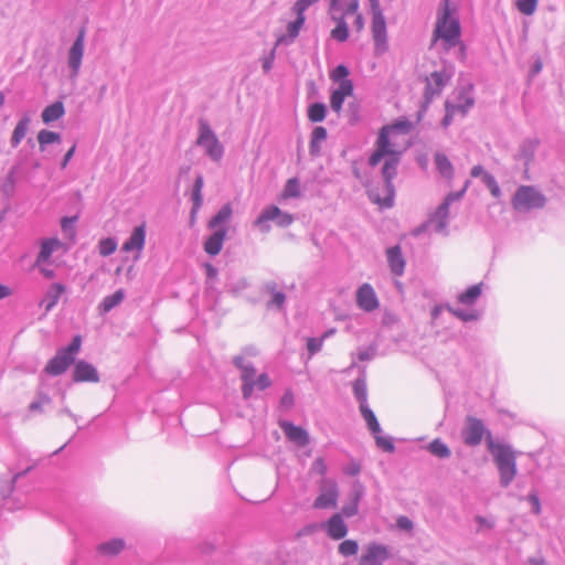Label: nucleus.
Here are the masks:
<instances>
[{
    "label": "nucleus",
    "mask_w": 565,
    "mask_h": 565,
    "mask_svg": "<svg viewBox=\"0 0 565 565\" xmlns=\"http://www.w3.org/2000/svg\"><path fill=\"white\" fill-rule=\"evenodd\" d=\"M475 90V84L469 79L466 78V75L463 73L459 74L457 86L454 90V94L456 95V99L459 102H465L467 97H475L473 96Z\"/></svg>",
    "instance_id": "c85d7f7f"
},
{
    "label": "nucleus",
    "mask_w": 565,
    "mask_h": 565,
    "mask_svg": "<svg viewBox=\"0 0 565 565\" xmlns=\"http://www.w3.org/2000/svg\"><path fill=\"white\" fill-rule=\"evenodd\" d=\"M356 303L366 312H372L379 307V299L370 284H363L358 288Z\"/></svg>",
    "instance_id": "dca6fc26"
},
{
    "label": "nucleus",
    "mask_w": 565,
    "mask_h": 565,
    "mask_svg": "<svg viewBox=\"0 0 565 565\" xmlns=\"http://www.w3.org/2000/svg\"><path fill=\"white\" fill-rule=\"evenodd\" d=\"M256 375V369L253 363H247V365L242 370L241 380L242 384V396L245 401L249 399L254 392V381Z\"/></svg>",
    "instance_id": "393cba45"
},
{
    "label": "nucleus",
    "mask_w": 565,
    "mask_h": 565,
    "mask_svg": "<svg viewBox=\"0 0 565 565\" xmlns=\"http://www.w3.org/2000/svg\"><path fill=\"white\" fill-rule=\"evenodd\" d=\"M328 138V131L323 126H316L310 135L309 153L311 157H319L321 154L320 143Z\"/></svg>",
    "instance_id": "bb28decb"
},
{
    "label": "nucleus",
    "mask_w": 565,
    "mask_h": 565,
    "mask_svg": "<svg viewBox=\"0 0 565 565\" xmlns=\"http://www.w3.org/2000/svg\"><path fill=\"white\" fill-rule=\"evenodd\" d=\"M482 292V282L469 286L463 292L459 294L457 299L458 302L471 306L475 305Z\"/></svg>",
    "instance_id": "c9c22d12"
},
{
    "label": "nucleus",
    "mask_w": 565,
    "mask_h": 565,
    "mask_svg": "<svg viewBox=\"0 0 565 565\" xmlns=\"http://www.w3.org/2000/svg\"><path fill=\"white\" fill-rule=\"evenodd\" d=\"M449 204L444 200L440 205L436 209L434 214L430 216V221H436V231L440 232L446 228L449 216Z\"/></svg>",
    "instance_id": "4c0bfd02"
},
{
    "label": "nucleus",
    "mask_w": 565,
    "mask_h": 565,
    "mask_svg": "<svg viewBox=\"0 0 565 565\" xmlns=\"http://www.w3.org/2000/svg\"><path fill=\"white\" fill-rule=\"evenodd\" d=\"M390 131L391 130H390L388 126H383L380 129L377 139L375 141V148L385 152L387 154V157L395 156V154H402L401 151L393 149L392 142L390 139Z\"/></svg>",
    "instance_id": "7c9ffc66"
},
{
    "label": "nucleus",
    "mask_w": 565,
    "mask_h": 565,
    "mask_svg": "<svg viewBox=\"0 0 565 565\" xmlns=\"http://www.w3.org/2000/svg\"><path fill=\"white\" fill-rule=\"evenodd\" d=\"M86 30L82 26L68 51V66L72 77H76L79 73L82 60L84 55Z\"/></svg>",
    "instance_id": "1a4fd4ad"
},
{
    "label": "nucleus",
    "mask_w": 565,
    "mask_h": 565,
    "mask_svg": "<svg viewBox=\"0 0 565 565\" xmlns=\"http://www.w3.org/2000/svg\"><path fill=\"white\" fill-rule=\"evenodd\" d=\"M444 45H445V49L448 51L452 47H456L458 46V53H457V58L461 62H463L466 58H467V46L466 44L461 41V35H459L458 38V41H456L455 44H450L449 42L447 41H444Z\"/></svg>",
    "instance_id": "680f3d73"
},
{
    "label": "nucleus",
    "mask_w": 565,
    "mask_h": 565,
    "mask_svg": "<svg viewBox=\"0 0 565 565\" xmlns=\"http://www.w3.org/2000/svg\"><path fill=\"white\" fill-rule=\"evenodd\" d=\"M66 291V286L62 282H54L46 290L44 298L41 300L40 306H45V313L51 311L56 303L62 294Z\"/></svg>",
    "instance_id": "b1692460"
},
{
    "label": "nucleus",
    "mask_w": 565,
    "mask_h": 565,
    "mask_svg": "<svg viewBox=\"0 0 565 565\" xmlns=\"http://www.w3.org/2000/svg\"><path fill=\"white\" fill-rule=\"evenodd\" d=\"M72 372V380L75 383H97L99 382V373L97 369L86 360H75Z\"/></svg>",
    "instance_id": "ddd939ff"
},
{
    "label": "nucleus",
    "mask_w": 565,
    "mask_h": 565,
    "mask_svg": "<svg viewBox=\"0 0 565 565\" xmlns=\"http://www.w3.org/2000/svg\"><path fill=\"white\" fill-rule=\"evenodd\" d=\"M277 287L278 285L274 280L267 281L263 287V289L271 296V298L266 302V308L268 310L276 309L277 311H281L285 308L287 299L286 294L277 290Z\"/></svg>",
    "instance_id": "412c9836"
},
{
    "label": "nucleus",
    "mask_w": 565,
    "mask_h": 565,
    "mask_svg": "<svg viewBox=\"0 0 565 565\" xmlns=\"http://www.w3.org/2000/svg\"><path fill=\"white\" fill-rule=\"evenodd\" d=\"M198 122L199 136L196 145L204 148L206 156H209L212 161L218 162L224 156V146L220 142L206 119L200 118Z\"/></svg>",
    "instance_id": "423d86ee"
},
{
    "label": "nucleus",
    "mask_w": 565,
    "mask_h": 565,
    "mask_svg": "<svg viewBox=\"0 0 565 565\" xmlns=\"http://www.w3.org/2000/svg\"><path fill=\"white\" fill-rule=\"evenodd\" d=\"M324 529L328 536L332 540H342L348 534V526L340 513H334L326 522L320 524Z\"/></svg>",
    "instance_id": "2eb2a0df"
},
{
    "label": "nucleus",
    "mask_w": 565,
    "mask_h": 565,
    "mask_svg": "<svg viewBox=\"0 0 565 565\" xmlns=\"http://www.w3.org/2000/svg\"><path fill=\"white\" fill-rule=\"evenodd\" d=\"M273 384L270 377L267 373H262L257 380L254 381V390L257 388L259 391H265L270 387Z\"/></svg>",
    "instance_id": "69168bd1"
},
{
    "label": "nucleus",
    "mask_w": 565,
    "mask_h": 565,
    "mask_svg": "<svg viewBox=\"0 0 565 565\" xmlns=\"http://www.w3.org/2000/svg\"><path fill=\"white\" fill-rule=\"evenodd\" d=\"M483 438L499 471V483L502 488H508L518 473L516 452L511 445L495 441L482 419L467 415L461 429L463 444L468 447H477Z\"/></svg>",
    "instance_id": "f257e3e1"
},
{
    "label": "nucleus",
    "mask_w": 565,
    "mask_h": 565,
    "mask_svg": "<svg viewBox=\"0 0 565 565\" xmlns=\"http://www.w3.org/2000/svg\"><path fill=\"white\" fill-rule=\"evenodd\" d=\"M482 183L489 189L493 198L499 199L501 196L502 192L499 186V183L491 173L483 175Z\"/></svg>",
    "instance_id": "4d7b16f0"
},
{
    "label": "nucleus",
    "mask_w": 565,
    "mask_h": 565,
    "mask_svg": "<svg viewBox=\"0 0 565 565\" xmlns=\"http://www.w3.org/2000/svg\"><path fill=\"white\" fill-rule=\"evenodd\" d=\"M204 186V178L202 173H198L191 191V201L203 202L202 189Z\"/></svg>",
    "instance_id": "603ef678"
},
{
    "label": "nucleus",
    "mask_w": 565,
    "mask_h": 565,
    "mask_svg": "<svg viewBox=\"0 0 565 565\" xmlns=\"http://www.w3.org/2000/svg\"><path fill=\"white\" fill-rule=\"evenodd\" d=\"M476 99L475 97H467V99L462 103L454 104L450 100L445 102V109L451 110L455 113H460L462 116H466L468 111L475 106Z\"/></svg>",
    "instance_id": "49530a36"
},
{
    "label": "nucleus",
    "mask_w": 565,
    "mask_h": 565,
    "mask_svg": "<svg viewBox=\"0 0 565 565\" xmlns=\"http://www.w3.org/2000/svg\"><path fill=\"white\" fill-rule=\"evenodd\" d=\"M322 344H323V338H321V337L320 338H308L307 339V350L309 353V358L317 354L321 350Z\"/></svg>",
    "instance_id": "0e129e2a"
},
{
    "label": "nucleus",
    "mask_w": 565,
    "mask_h": 565,
    "mask_svg": "<svg viewBox=\"0 0 565 565\" xmlns=\"http://www.w3.org/2000/svg\"><path fill=\"white\" fill-rule=\"evenodd\" d=\"M279 427L284 431L286 438L296 444L298 447L303 448L310 444L309 433L301 426L295 425L289 420H279Z\"/></svg>",
    "instance_id": "4468645a"
},
{
    "label": "nucleus",
    "mask_w": 565,
    "mask_h": 565,
    "mask_svg": "<svg viewBox=\"0 0 565 565\" xmlns=\"http://www.w3.org/2000/svg\"><path fill=\"white\" fill-rule=\"evenodd\" d=\"M537 3L539 0H518L516 8L521 13L532 15L536 11Z\"/></svg>",
    "instance_id": "bf43d9fd"
},
{
    "label": "nucleus",
    "mask_w": 565,
    "mask_h": 565,
    "mask_svg": "<svg viewBox=\"0 0 565 565\" xmlns=\"http://www.w3.org/2000/svg\"><path fill=\"white\" fill-rule=\"evenodd\" d=\"M226 235V227H220L217 230H214V232L211 235H209L203 243L204 252L212 257L217 256L223 248Z\"/></svg>",
    "instance_id": "f3484780"
},
{
    "label": "nucleus",
    "mask_w": 565,
    "mask_h": 565,
    "mask_svg": "<svg viewBox=\"0 0 565 565\" xmlns=\"http://www.w3.org/2000/svg\"><path fill=\"white\" fill-rule=\"evenodd\" d=\"M376 446L385 452L393 454L396 450L392 437H384L381 434L373 435Z\"/></svg>",
    "instance_id": "3c124183"
},
{
    "label": "nucleus",
    "mask_w": 565,
    "mask_h": 565,
    "mask_svg": "<svg viewBox=\"0 0 565 565\" xmlns=\"http://www.w3.org/2000/svg\"><path fill=\"white\" fill-rule=\"evenodd\" d=\"M387 262L392 274L401 276L405 269V259L399 245L392 246L386 250Z\"/></svg>",
    "instance_id": "5701e85b"
},
{
    "label": "nucleus",
    "mask_w": 565,
    "mask_h": 565,
    "mask_svg": "<svg viewBox=\"0 0 565 565\" xmlns=\"http://www.w3.org/2000/svg\"><path fill=\"white\" fill-rule=\"evenodd\" d=\"M525 500L531 504L532 509V513L535 514V515H540L541 512H542V505H541V501H540V498H539V494L535 490H532L526 497H525Z\"/></svg>",
    "instance_id": "e2e57ef3"
},
{
    "label": "nucleus",
    "mask_w": 565,
    "mask_h": 565,
    "mask_svg": "<svg viewBox=\"0 0 565 565\" xmlns=\"http://www.w3.org/2000/svg\"><path fill=\"white\" fill-rule=\"evenodd\" d=\"M203 266L206 274V284L212 285L217 279L218 270L211 263H205Z\"/></svg>",
    "instance_id": "774afa93"
},
{
    "label": "nucleus",
    "mask_w": 565,
    "mask_h": 565,
    "mask_svg": "<svg viewBox=\"0 0 565 565\" xmlns=\"http://www.w3.org/2000/svg\"><path fill=\"white\" fill-rule=\"evenodd\" d=\"M541 145V140L539 138H525L519 146L516 153L513 156V159L516 161L524 162V173L526 174L530 169V164L535 159V153Z\"/></svg>",
    "instance_id": "f8f14e48"
},
{
    "label": "nucleus",
    "mask_w": 565,
    "mask_h": 565,
    "mask_svg": "<svg viewBox=\"0 0 565 565\" xmlns=\"http://www.w3.org/2000/svg\"><path fill=\"white\" fill-rule=\"evenodd\" d=\"M352 390L353 395L359 403V408L367 406L366 374L364 367L360 371L359 376L352 382Z\"/></svg>",
    "instance_id": "a878e982"
},
{
    "label": "nucleus",
    "mask_w": 565,
    "mask_h": 565,
    "mask_svg": "<svg viewBox=\"0 0 565 565\" xmlns=\"http://www.w3.org/2000/svg\"><path fill=\"white\" fill-rule=\"evenodd\" d=\"M371 31L374 41V55L381 56L388 51L387 29L383 12L372 14Z\"/></svg>",
    "instance_id": "6e6552de"
},
{
    "label": "nucleus",
    "mask_w": 565,
    "mask_h": 565,
    "mask_svg": "<svg viewBox=\"0 0 565 565\" xmlns=\"http://www.w3.org/2000/svg\"><path fill=\"white\" fill-rule=\"evenodd\" d=\"M338 551L342 556H353L359 551V544L354 540H344L339 544Z\"/></svg>",
    "instance_id": "864d4df0"
},
{
    "label": "nucleus",
    "mask_w": 565,
    "mask_h": 565,
    "mask_svg": "<svg viewBox=\"0 0 565 565\" xmlns=\"http://www.w3.org/2000/svg\"><path fill=\"white\" fill-rule=\"evenodd\" d=\"M390 557L391 553L386 545L372 542L362 554L359 565H384Z\"/></svg>",
    "instance_id": "9b49d317"
},
{
    "label": "nucleus",
    "mask_w": 565,
    "mask_h": 565,
    "mask_svg": "<svg viewBox=\"0 0 565 565\" xmlns=\"http://www.w3.org/2000/svg\"><path fill=\"white\" fill-rule=\"evenodd\" d=\"M546 202V196L533 185H520L511 200L513 209L519 212L543 209Z\"/></svg>",
    "instance_id": "39448f33"
},
{
    "label": "nucleus",
    "mask_w": 565,
    "mask_h": 565,
    "mask_svg": "<svg viewBox=\"0 0 565 565\" xmlns=\"http://www.w3.org/2000/svg\"><path fill=\"white\" fill-rule=\"evenodd\" d=\"M125 299V290L118 289L114 294L106 296L98 305L97 309L100 315L111 311L114 308L119 306Z\"/></svg>",
    "instance_id": "2f4dec72"
},
{
    "label": "nucleus",
    "mask_w": 565,
    "mask_h": 565,
    "mask_svg": "<svg viewBox=\"0 0 565 565\" xmlns=\"http://www.w3.org/2000/svg\"><path fill=\"white\" fill-rule=\"evenodd\" d=\"M62 141V136L58 132L51 131L47 129H42L38 134V142L40 146V150L44 151L46 149V146L52 143H60Z\"/></svg>",
    "instance_id": "37998d69"
},
{
    "label": "nucleus",
    "mask_w": 565,
    "mask_h": 565,
    "mask_svg": "<svg viewBox=\"0 0 565 565\" xmlns=\"http://www.w3.org/2000/svg\"><path fill=\"white\" fill-rule=\"evenodd\" d=\"M390 127L393 132L408 134L413 128V122L405 117L396 119Z\"/></svg>",
    "instance_id": "6e6d98bb"
},
{
    "label": "nucleus",
    "mask_w": 565,
    "mask_h": 565,
    "mask_svg": "<svg viewBox=\"0 0 565 565\" xmlns=\"http://www.w3.org/2000/svg\"><path fill=\"white\" fill-rule=\"evenodd\" d=\"M401 156L402 154H395V156H388L384 160V164L382 167V178L384 181V190H385V196H381L375 191H367L369 199L373 202L379 204L382 207L391 209L394 205V199H395V186L393 184V180L397 175V169L401 162Z\"/></svg>",
    "instance_id": "20e7f679"
},
{
    "label": "nucleus",
    "mask_w": 565,
    "mask_h": 565,
    "mask_svg": "<svg viewBox=\"0 0 565 565\" xmlns=\"http://www.w3.org/2000/svg\"><path fill=\"white\" fill-rule=\"evenodd\" d=\"M292 12L296 14V19L294 21H290L287 24V33L280 35L277 39L276 46H278L279 44L289 45V44L294 43V41L298 38L299 32L306 22L305 14H302L298 11H292Z\"/></svg>",
    "instance_id": "a211bd4d"
},
{
    "label": "nucleus",
    "mask_w": 565,
    "mask_h": 565,
    "mask_svg": "<svg viewBox=\"0 0 565 565\" xmlns=\"http://www.w3.org/2000/svg\"><path fill=\"white\" fill-rule=\"evenodd\" d=\"M22 170V160H18L8 171L1 184V192L6 199H11L15 193L18 175Z\"/></svg>",
    "instance_id": "6ab92c4d"
},
{
    "label": "nucleus",
    "mask_w": 565,
    "mask_h": 565,
    "mask_svg": "<svg viewBox=\"0 0 565 565\" xmlns=\"http://www.w3.org/2000/svg\"><path fill=\"white\" fill-rule=\"evenodd\" d=\"M328 114L327 105L322 102H315L307 108V117L311 122H322Z\"/></svg>",
    "instance_id": "e433bc0d"
},
{
    "label": "nucleus",
    "mask_w": 565,
    "mask_h": 565,
    "mask_svg": "<svg viewBox=\"0 0 565 565\" xmlns=\"http://www.w3.org/2000/svg\"><path fill=\"white\" fill-rule=\"evenodd\" d=\"M364 486L359 480L354 481L350 492V502L359 505L360 501L364 497Z\"/></svg>",
    "instance_id": "052dcab7"
},
{
    "label": "nucleus",
    "mask_w": 565,
    "mask_h": 565,
    "mask_svg": "<svg viewBox=\"0 0 565 565\" xmlns=\"http://www.w3.org/2000/svg\"><path fill=\"white\" fill-rule=\"evenodd\" d=\"M446 309L454 317L458 318L459 320H461L463 322L478 321L481 318V316H482V312L480 310H477V309L467 311V310L461 309V308H454L450 305H446Z\"/></svg>",
    "instance_id": "a19ab883"
},
{
    "label": "nucleus",
    "mask_w": 565,
    "mask_h": 565,
    "mask_svg": "<svg viewBox=\"0 0 565 565\" xmlns=\"http://www.w3.org/2000/svg\"><path fill=\"white\" fill-rule=\"evenodd\" d=\"M117 249V239L115 237L102 238L98 242L99 254L104 257L110 256Z\"/></svg>",
    "instance_id": "09e8293b"
},
{
    "label": "nucleus",
    "mask_w": 565,
    "mask_h": 565,
    "mask_svg": "<svg viewBox=\"0 0 565 565\" xmlns=\"http://www.w3.org/2000/svg\"><path fill=\"white\" fill-rule=\"evenodd\" d=\"M82 342V335L75 334L67 345L56 350L55 355L49 360L43 372L51 376L64 374L71 365H74L76 355L81 351Z\"/></svg>",
    "instance_id": "7ed1b4c3"
},
{
    "label": "nucleus",
    "mask_w": 565,
    "mask_h": 565,
    "mask_svg": "<svg viewBox=\"0 0 565 565\" xmlns=\"http://www.w3.org/2000/svg\"><path fill=\"white\" fill-rule=\"evenodd\" d=\"M349 67L344 64H339L331 71L330 78L341 87L344 83L353 84V81L349 78Z\"/></svg>",
    "instance_id": "c03bdc74"
},
{
    "label": "nucleus",
    "mask_w": 565,
    "mask_h": 565,
    "mask_svg": "<svg viewBox=\"0 0 565 565\" xmlns=\"http://www.w3.org/2000/svg\"><path fill=\"white\" fill-rule=\"evenodd\" d=\"M146 243V224L142 223L136 226L130 236L122 244L124 252L142 250Z\"/></svg>",
    "instance_id": "aec40b11"
},
{
    "label": "nucleus",
    "mask_w": 565,
    "mask_h": 565,
    "mask_svg": "<svg viewBox=\"0 0 565 565\" xmlns=\"http://www.w3.org/2000/svg\"><path fill=\"white\" fill-rule=\"evenodd\" d=\"M125 546L126 542L120 537H116L100 543L97 546V551L103 555L116 556L125 548Z\"/></svg>",
    "instance_id": "72a5a7b5"
},
{
    "label": "nucleus",
    "mask_w": 565,
    "mask_h": 565,
    "mask_svg": "<svg viewBox=\"0 0 565 565\" xmlns=\"http://www.w3.org/2000/svg\"><path fill=\"white\" fill-rule=\"evenodd\" d=\"M31 119L28 115H24L20 118L10 139V145L12 148H17L25 137Z\"/></svg>",
    "instance_id": "f704fd0d"
},
{
    "label": "nucleus",
    "mask_w": 565,
    "mask_h": 565,
    "mask_svg": "<svg viewBox=\"0 0 565 565\" xmlns=\"http://www.w3.org/2000/svg\"><path fill=\"white\" fill-rule=\"evenodd\" d=\"M425 82L426 85L423 93V100H426V105H430L433 99L441 94V90L436 87H433L429 77H425Z\"/></svg>",
    "instance_id": "13d9d810"
},
{
    "label": "nucleus",
    "mask_w": 565,
    "mask_h": 565,
    "mask_svg": "<svg viewBox=\"0 0 565 565\" xmlns=\"http://www.w3.org/2000/svg\"><path fill=\"white\" fill-rule=\"evenodd\" d=\"M360 412L371 434H382L381 425L374 412L369 407V405L360 407Z\"/></svg>",
    "instance_id": "79ce46f5"
},
{
    "label": "nucleus",
    "mask_w": 565,
    "mask_h": 565,
    "mask_svg": "<svg viewBox=\"0 0 565 565\" xmlns=\"http://www.w3.org/2000/svg\"><path fill=\"white\" fill-rule=\"evenodd\" d=\"M350 30L348 23L337 24L330 32V36L338 42H345L349 39Z\"/></svg>",
    "instance_id": "5fc2aeb1"
},
{
    "label": "nucleus",
    "mask_w": 565,
    "mask_h": 565,
    "mask_svg": "<svg viewBox=\"0 0 565 565\" xmlns=\"http://www.w3.org/2000/svg\"><path fill=\"white\" fill-rule=\"evenodd\" d=\"M454 75V67L450 65L449 72L445 67L443 71H435L430 74L429 78L436 84V88L443 90V88L450 82Z\"/></svg>",
    "instance_id": "a18cd8bd"
},
{
    "label": "nucleus",
    "mask_w": 565,
    "mask_h": 565,
    "mask_svg": "<svg viewBox=\"0 0 565 565\" xmlns=\"http://www.w3.org/2000/svg\"><path fill=\"white\" fill-rule=\"evenodd\" d=\"M295 405V396L290 388H287L280 398V407L290 409Z\"/></svg>",
    "instance_id": "338daca9"
},
{
    "label": "nucleus",
    "mask_w": 565,
    "mask_h": 565,
    "mask_svg": "<svg viewBox=\"0 0 565 565\" xmlns=\"http://www.w3.org/2000/svg\"><path fill=\"white\" fill-rule=\"evenodd\" d=\"M62 245L58 238H45L41 243L40 252L36 256L35 265L47 262L54 250Z\"/></svg>",
    "instance_id": "c756f323"
},
{
    "label": "nucleus",
    "mask_w": 565,
    "mask_h": 565,
    "mask_svg": "<svg viewBox=\"0 0 565 565\" xmlns=\"http://www.w3.org/2000/svg\"><path fill=\"white\" fill-rule=\"evenodd\" d=\"M294 215L282 211L277 205L266 206L254 221V226L258 227L262 233L270 231L269 222H274L277 226L286 228L294 222Z\"/></svg>",
    "instance_id": "0eeeda50"
},
{
    "label": "nucleus",
    "mask_w": 565,
    "mask_h": 565,
    "mask_svg": "<svg viewBox=\"0 0 565 565\" xmlns=\"http://www.w3.org/2000/svg\"><path fill=\"white\" fill-rule=\"evenodd\" d=\"M233 209L231 203H225L215 215L211 217V220L207 223V227L211 230H217L220 227H223L222 225L225 224L232 216Z\"/></svg>",
    "instance_id": "473e14b6"
},
{
    "label": "nucleus",
    "mask_w": 565,
    "mask_h": 565,
    "mask_svg": "<svg viewBox=\"0 0 565 565\" xmlns=\"http://www.w3.org/2000/svg\"><path fill=\"white\" fill-rule=\"evenodd\" d=\"M354 84L344 83L341 87L333 89L330 94V107L333 111L340 113L345 97L353 95Z\"/></svg>",
    "instance_id": "4be33fe9"
},
{
    "label": "nucleus",
    "mask_w": 565,
    "mask_h": 565,
    "mask_svg": "<svg viewBox=\"0 0 565 565\" xmlns=\"http://www.w3.org/2000/svg\"><path fill=\"white\" fill-rule=\"evenodd\" d=\"M461 35L458 7L450 0H443L437 9V21L433 31L434 42L438 39L455 44Z\"/></svg>",
    "instance_id": "f03ea898"
},
{
    "label": "nucleus",
    "mask_w": 565,
    "mask_h": 565,
    "mask_svg": "<svg viewBox=\"0 0 565 565\" xmlns=\"http://www.w3.org/2000/svg\"><path fill=\"white\" fill-rule=\"evenodd\" d=\"M426 449L435 457L439 459H447L451 456V450L446 443H444L440 438H435L431 440Z\"/></svg>",
    "instance_id": "ea45409f"
},
{
    "label": "nucleus",
    "mask_w": 565,
    "mask_h": 565,
    "mask_svg": "<svg viewBox=\"0 0 565 565\" xmlns=\"http://www.w3.org/2000/svg\"><path fill=\"white\" fill-rule=\"evenodd\" d=\"M65 115V107L62 100H56L46 106L41 114L42 121L50 125Z\"/></svg>",
    "instance_id": "cd10ccee"
},
{
    "label": "nucleus",
    "mask_w": 565,
    "mask_h": 565,
    "mask_svg": "<svg viewBox=\"0 0 565 565\" xmlns=\"http://www.w3.org/2000/svg\"><path fill=\"white\" fill-rule=\"evenodd\" d=\"M435 164L438 172L446 179L454 178V167L451 161L445 153L437 152L435 154Z\"/></svg>",
    "instance_id": "58836bf2"
},
{
    "label": "nucleus",
    "mask_w": 565,
    "mask_h": 565,
    "mask_svg": "<svg viewBox=\"0 0 565 565\" xmlns=\"http://www.w3.org/2000/svg\"><path fill=\"white\" fill-rule=\"evenodd\" d=\"M300 195H301V191H300L299 179L296 177L288 179L285 184L284 191H282V196L285 199H289V198H299Z\"/></svg>",
    "instance_id": "de8ad7c7"
},
{
    "label": "nucleus",
    "mask_w": 565,
    "mask_h": 565,
    "mask_svg": "<svg viewBox=\"0 0 565 565\" xmlns=\"http://www.w3.org/2000/svg\"><path fill=\"white\" fill-rule=\"evenodd\" d=\"M321 492L313 501L315 509L335 508L339 497L338 484L334 480L326 479L321 486Z\"/></svg>",
    "instance_id": "9d476101"
},
{
    "label": "nucleus",
    "mask_w": 565,
    "mask_h": 565,
    "mask_svg": "<svg viewBox=\"0 0 565 565\" xmlns=\"http://www.w3.org/2000/svg\"><path fill=\"white\" fill-rule=\"evenodd\" d=\"M77 220H78L77 215L62 217L61 228H62V232L65 234V236H67L70 238L75 237V235H76L75 224H76Z\"/></svg>",
    "instance_id": "8fccbe9b"
}]
</instances>
